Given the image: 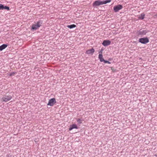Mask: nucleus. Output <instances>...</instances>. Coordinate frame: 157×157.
<instances>
[{
	"mask_svg": "<svg viewBox=\"0 0 157 157\" xmlns=\"http://www.w3.org/2000/svg\"><path fill=\"white\" fill-rule=\"evenodd\" d=\"M111 68V70H112V71H113V72H115V69H114L113 67H110Z\"/></svg>",
	"mask_w": 157,
	"mask_h": 157,
	"instance_id": "obj_20",
	"label": "nucleus"
},
{
	"mask_svg": "<svg viewBox=\"0 0 157 157\" xmlns=\"http://www.w3.org/2000/svg\"><path fill=\"white\" fill-rule=\"evenodd\" d=\"M77 122L79 124H81L82 123V120L80 119H79L77 120Z\"/></svg>",
	"mask_w": 157,
	"mask_h": 157,
	"instance_id": "obj_15",
	"label": "nucleus"
},
{
	"mask_svg": "<svg viewBox=\"0 0 157 157\" xmlns=\"http://www.w3.org/2000/svg\"><path fill=\"white\" fill-rule=\"evenodd\" d=\"M78 126L76 124H73L71 125H70V128L69 129L70 131L72 129L74 128L78 129Z\"/></svg>",
	"mask_w": 157,
	"mask_h": 157,
	"instance_id": "obj_8",
	"label": "nucleus"
},
{
	"mask_svg": "<svg viewBox=\"0 0 157 157\" xmlns=\"http://www.w3.org/2000/svg\"><path fill=\"white\" fill-rule=\"evenodd\" d=\"M103 62L105 63H108V64L111 63L109 61H108L105 60H104V61Z\"/></svg>",
	"mask_w": 157,
	"mask_h": 157,
	"instance_id": "obj_19",
	"label": "nucleus"
},
{
	"mask_svg": "<svg viewBox=\"0 0 157 157\" xmlns=\"http://www.w3.org/2000/svg\"><path fill=\"white\" fill-rule=\"evenodd\" d=\"M4 6L2 4H0V10H3L4 9Z\"/></svg>",
	"mask_w": 157,
	"mask_h": 157,
	"instance_id": "obj_17",
	"label": "nucleus"
},
{
	"mask_svg": "<svg viewBox=\"0 0 157 157\" xmlns=\"http://www.w3.org/2000/svg\"><path fill=\"white\" fill-rule=\"evenodd\" d=\"M145 14L142 13L140 15L138 16V18L140 19H143L144 18Z\"/></svg>",
	"mask_w": 157,
	"mask_h": 157,
	"instance_id": "obj_12",
	"label": "nucleus"
},
{
	"mask_svg": "<svg viewBox=\"0 0 157 157\" xmlns=\"http://www.w3.org/2000/svg\"><path fill=\"white\" fill-rule=\"evenodd\" d=\"M147 33V31L145 30H140L138 33V35H144Z\"/></svg>",
	"mask_w": 157,
	"mask_h": 157,
	"instance_id": "obj_10",
	"label": "nucleus"
},
{
	"mask_svg": "<svg viewBox=\"0 0 157 157\" xmlns=\"http://www.w3.org/2000/svg\"><path fill=\"white\" fill-rule=\"evenodd\" d=\"M16 73V72H13L8 73V75L10 76L13 75Z\"/></svg>",
	"mask_w": 157,
	"mask_h": 157,
	"instance_id": "obj_16",
	"label": "nucleus"
},
{
	"mask_svg": "<svg viewBox=\"0 0 157 157\" xmlns=\"http://www.w3.org/2000/svg\"><path fill=\"white\" fill-rule=\"evenodd\" d=\"M12 98V97L9 95H4L2 98V101L7 102L10 101Z\"/></svg>",
	"mask_w": 157,
	"mask_h": 157,
	"instance_id": "obj_3",
	"label": "nucleus"
},
{
	"mask_svg": "<svg viewBox=\"0 0 157 157\" xmlns=\"http://www.w3.org/2000/svg\"><path fill=\"white\" fill-rule=\"evenodd\" d=\"M41 23L40 21H39L36 23L33 24L32 26L31 29L33 30H36L40 26Z\"/></svg>",
	"mask_w": 157,
	"mask_h": 157,
	"instance_id": "obj_2",
	"label": "nucleus"
},
{
	"mask_svg": "<svg viewBox=\"0 0 157 157\" xmlns=\"http://www.w3.org/2000/svg\"><path fill=\"white\" fill-rule=\"evenodd\" d=\"M123 8V6L121 5H118L113 7V10L115 12H117Z\"/></svg>",
	"mask_w": 157,
	"mask_h": 157,
	"instance_id": "obj_6",
	"label": "nucleus"
},
{
	"mask_svg": "<svg viewBox=\"0 0 157 157\" xmlns=\"http://www.w3.org/2000/svg\"><path fill=\"white\" fill-rule=\"evenodd\" d=\"M139 41L140 42L143 44H146L149 42V40L147 37L140 38Z\"/></svg>",
	"mask_w": 157,
	"mask_h": 157,
	"instance_id": "obj_4",
	"label": "nucleus"
},
{
	"mask_svg": "<svg viewBox=\"0 0 157 157\" xmlns=\"http://www.w3.org/2000/svg\"><path fill=\"white\" fill-rule=\"evenodd\" d=\"M4 9H6L8 10H10V8H9V7H8V6H4Z\"/></svg>",
	"mask_w": 157,
	"mask_h": 157,
	"instance_id": "obj_18",
	"label": "nucleus"
},
{
	"mask_svg": "<svg viewBox=\"0 0 157 157\" xmlns=\"http://www.w3.org/2000/svg\"><path fill=\"white\" fill-rule=\"evenodd\" d=\"M6 157H13V156H12V155H7Z\"/></svg>",
	"mask_w": 157,
	"mask_h": 157,
	"instance_id": "obj_21",
	"label": "nucleus"
},
{
	"mask_svg": "<svg viewBox=\"0 0 157 157\" xmlns=\"http://www.w3.org/2000/svg\"><path fill=\"white\" fill-rule=\"evenodd\" d=\"M67 27L71 29L75 27H76V25L74 24H73L70 25H68L67 26Z\"/></svg>",
	"mask_w": 157,
	"mask_h": 157,
	"instance_id": "obj_14",
	"label": "nucleus"
},
{
	"mask_svg": "<svg viewBox=\"0 0 157 157\" xmlns=\"http://www.w3.org/2000/svg\"><path fill=\"white\" fill-rule=\"evenodd\" d=\"M111 44V41L109 40H105L102 43V44L104 46L109 45Z\"/></svg>",
	"mask_w": 157,
	"mask_h": 157,
	"instance_id": "obj_7",
	"label": "nucleus"
},
{
	"mask_svg": "<svg viewBox=\"0 0 157 157\" xmlns=\"http://www.w3.org/2000/svg\"><path fill=\"white\" fill-rule=\"evenodd\" d=\"M94 52V48H92L86 51V53L88 54H92Z\"/></svg>",
	"mask_w": 157,
	"mask_h": 157,
	"instance_id": "obj_9",
	"label": "nucleus"
},
{
	"mask_svg": "<svg viewBox=\"0 0 157 157\" xmlns=\"http://www.w3.org/2000/svg\"><path fill=\"white\" fill-rule=\"evenodd\" d=\"M99 54H101L102 53V51H100V52H99Z\"/></svg>",
	"mask_w": 157,
	"mask_h": 157,
	"instance_id": "obj_22",
	"label": "nucleus"
},
{
	"mask_svg": "<svg viewBox=\"0 0 157 157\" xmlns=\"http://www.w3.org/2000/svg\"><path fill=\"white\" fill-rule=\"evenodd\" d=\"M111 2V0H107L103 1L100 0L95 1L93 3V6L94 7L99 6L101 5L106 4L110 2Z\"/></svg>",
	"mask_w": 157,
	"mask_h": 157,
	"instance_id": "obj_1",
	"label": "nucleus"
},
{
	"mask_svg": "<svg viewBox=\"0 0 157 157\" xmlns=\"http://www.w3.org/2000/svg\"><path fill=\"white\" fill-rule=\"evenodd\" d=\"M98 58L101 62H103L104 61V59L102 55L101 54H99Z\"/></svg>",
	"mask_w": 157,
	"mask_h": 157,
	"instance_id": "obj_11",
	"label": "nucleus"
},
{
	"mask_svg": "<svg viewBox=\"0 0 157 157\" xmlns=\"http://www.w3.org/2000/svg\"><path fill=\"white\" fill-rule=\"evenodd\" d=\"M8 45L6 44H3L2 45L0 46V50L2 51L3 49H5Z\"/></svg>",
	"mask_w": 157,
	"mask_h": 157,
	"instance_id": "obj_13",
	"label": "nucleus"
},
{
	"mask_svg": "<svg viewBox=\"0 0 157 157\" xmlns=\"http://www.w3.org/2000/svg\"><path fill=\"white\" fill-rule=\"evenodd\" d=\"M56 102L55 99L54 98H52L49 100L47 105L53 106Z\"/></svg>",
	"mask_w": 157,
	"mask_h": 157,
	"instance_id": "obj_5",
	"label": "nucleus"
},
{
	"mask_svg": "<svg viewBox=\"0 0 157 157\" xmlns=\"http://www.w3.org/2000/svg\"><path fill=\"white\" fill-rule=\"evenodd\" d=\"M47 55H48L47 54H45V56H46Z\"/></svg>",
	"mask_w": 157,
	"mask_h": 157,
	"instance_id": "obj_23",
	"label": "nucleus"
}]
</instances>
